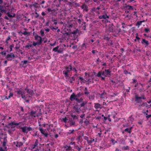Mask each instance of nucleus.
Returning <instances> with one entry per match:
<instances>
[{"instance_id": "obj_1", "label": "nucleus", "mask_w": 151, "mask_h": 151, "mask_svg": "<svg viewBox=\"0 0 151 151\" xmlns=\"http://www.w3.org/2000/svg\"><path fill=\"white\" fill-rule=\"evenodd\" d=\"M83 93L81 92H79L76 95L74 93H73L71 95L70 99L72 101L75 100L78 103H80L83 100V99L82 98L79 99V98L83 95Z\"/></svg>"}, {"instance_id": "obj_2", "label": "nucleus", "mask_w": 151, "mask_h": 151, "mask_svg": "<svg viewBox=\"0 0 151 151\" xmlns=\"http://www.w3.org/2000/svg\"><path fill=\"white\" fill-rule=\"evenodd\" d=\"M72 70L73 67L71 64H70L68 66L65 67V69L63 71V73L66 79L70 77L69 76L68 73Z\"/></svg>"}, {"instance_id": "obj_3", "label": "nucleus", "mask_w": 151, "mask_h": 151, "mask_svg": "<svg viewBox=\"0 0 151 151\" xmlns=\"http://www.w3.org/2000/svg\"><path fill=\"white\" fill-rule=\"evenodd\" d=\"M39 142L37 139H36L33 145H31L29 149L31 151H40V149L38 148V145Z\"/></svg>"}, {"instance_id": "obj_4", "label": "nucleus", "mask_w": 151, "mask_h": 151, "mask_svg": "<svg viewBox=\"0 0 151 151\" xmlns=\"http://www.w3.org/2000/svg\"><path fill=\"white\" fill-rule=\"evenodd\" d=\"M19 128L22 129V132L24 133H26V134H27L29 132H32L34 130V129L31 127H27L26 126L22 127L19 126Z\"/></svg>"}, {"instance_id": "obj_5", "label": "nucleus", "mask_w": 151, "mask_h": 151, "mask_svg": "<svg viewBox=\"0 0 151 151\" xmlns=\"http://www.w3.org/2000/svg\"><path fill=\"white\" fill-rule=\"evenodd\" d=\"M80 107H78V104H76L73 107V113L77 114H79L81 112V110Z\"/></svg>"}, {"instance_id": "obj_6", "label": "nucleus", "mask_w": 151, "mask_h": 151, "mask_svg": "<svg viewBox=\"0 0 151 151\" xmlns=\"http://www.w3.org/2000/svg\"><path fill=\"white\" fill-rule=\"evenodd\" d=\"M111 72L109 69H105L102 72V75L105 77H109L111 76Z\"/></svg>"}, {"instance_id": "obj_7", "label": "nucleus", "mask_w": 151, "mask_h": 151, "mask_svg": "<svg viewBox=\"0 0 151 151\" xmlns=\"http://www.w3.org/2000/svg\"><path fill=\"white\" fill-rule=\"evenodd\" d=\"M135 101L139 103L141 101V99L145 100L146 99L145 96H138L137 95H136L135 96Z\"/></svg>"}, {"instance_id": "obj_8", "label": "nucleus", "mask_w": 151, "mask_h": 151, "mask_svg": "<svg viewBox=\"0 0 151 151\" xmlns=\"http://www.w3.org/2000/svg\"><path fill=\"white\" fill-rule=\"evenodd\" d=\"M39 129L41 133L45 137H47L48 136V135L46 129L44 130L41 127H39Z\"/></svg>"}, {"instance_id": "obj_9", "label": "nucleus", "mask_w": 151, "mask_h": 151, "mask_svg": "<svg viewBox=\"0 0 151 151\" xmlns=\"http://www.w3.org/2000/svg\"><path fill=\"white\" fill-rule=\"evenodd\" d=\"M72 34H73L74 39V40H76L78 37L79 34V31L78 29H76L75 30L73 31V32H71Z\"/></svg>"}, {"instance_id": "obj_10", "label": "nucleus", "mask_w": 151, "mask_h": 151, "mask_svg": "<svg viewBox=\"0 0 151 151\" xmlns=\"http://www.w3.org/2000/svg\"><path fill=\"white\" fill-rule=\"evenodd\" d=\"M6 58L8 61H11L15 57V55L13 53H11L10 54H8L6 56Z\"/></svg>"}, {"instance_id": "obj_11", "label": "nucleus", "mask_w": 151, "mask_h": 151, "mask_svg": "<svg viewBox=\"0 0 151 151\" xmlns=\"http://www.w3.org/2000/svg\"><path fill=\"white\" fill-rule=\"evenodd\" d=\"M38 38H39L40 39L38 40V41L37 42L38 43V45H40L41 44L42 42L43 41V40H42V38L41 36H39L38 35H36V36H35V39L36 40H37Z\"/></svg>"}, {"instance_id": "obj_12", "label": "nucleus", "mask_w": 151, "mask_h": 151, "mask_svg": "<svg viewBox=\"0 0 151 151\" xmlns=\"http://www.w3.org/2000/svg\"><path fill=\"white\" fill-rule=\"evenodd\" d=\"M80 7L82 9H83V11L87 12L88 11V6L84 3H83L82 5L80 6Z\"/></svg>"}, {"instance_id": "obj_13", "label": "nucleus", "mask_w": 151, "mask_h": 151, "mask_svg": "<svg viewBox=\"0 0 151 151\" xmlns=\"http://www.w3.org/2000/svg\"><path fill=\"white\" fill-rule=\"evenodd\" d=\"M15 122H12L10 123H9L8 124V125L10 126V127L12 129V130L14 131H15L16 129L15 128V127L14 126V125H15Z\"/></svg>"}, {"instance_id": "obj_14", "label": "nucleus", "mask_w": 151, "mask_h": 151, "mask_svg": "<svg viewBox=\"0 0 151 151\" xmlns=\"http://www.w3.org/2000/svg\"><path fill=\"white\" fill-rule=\"evenodd\" d=\"M7 6H5L4 5H3L2 4H0V11L2 13L4 12L6 13V7H7Z\"/></svg>"}, {"instance_id": "obj_15", "label": "nucleus", "mask_w": 151, "mask_h": 151, "mask_svg": "<svg viewBox=\"0 0 151 151\" xmlns=\"http://www.w3.org/2000/svg\"><path fill=\"white\" fill-rule=\"evenodd\" d=\"M37 111H34L32 110L29 113V114L32 118L35 117L37 116Z\"/></svg>"}, {"instance_id": "obj_16", "label": "nucleus", "mask_w": 151, "mask_h": 151, "mask_svg": "<svg viewBox=\"0 0 151 151\" xmlns=\"http://www.w3.org/2000/svg\"><path fill=\"white\" fill-rule=\"evenodd\" d=\"M141 42L142 44L145 46V47H147L149 45V43L148 41L146 40L145 39H142V41Z\"/></svg>"}, {"instance_id": "obj_17", "label": "nucleus", "mask_w": 151, "mask_h": 151, "mask_svg": "<svg viewBox=\"0 0 151 151\" xmlns=\"http://www.w3.org/2000/svg\"><path fill=\"white\" fill-rule=\"evenodd\" d=\"M3 141L2 143L3 146L4 147V148H6V144L7 142V137L5 136H5L3 138Z\"/></svg>"}, {"instance_id": "obj_18", "label": "nucleus", "mask_w": 151, "mask_h": 151, "mask_svg": "<svg viewBox=\"0 0 151 151\" xmlns=\"http://www.w3.org/2000/svg\"><path fill=\"white\" fill-rule=\"evenodd\" d=\"M14 144L15 145L16 147H19L22 146L23 145V143L20 142H13Z\"/></svg>"}, {"instance_id": "obj_19", "label": "nucleus", "mask_w": 151, "mask_h": 151, "mask_svg": "<svg viewBox=\"0 0 151 151\" xmlns=\"http://www.w3.org/2000/svg\"><path fill=\"white\" fill-rule=\"evenodd\" d=\"M30 7L31 8L32 7H33L34 8L37 9L39 8V5L38 4L35 2H32V4L30 5Z\"/></svg>"}, {"instance_id": "obj_20", "label": "nucleus", "mask_w": 151, "mask_h": 151, "mask_svg": "<svg viewBox=\"0 0 151 151\" xmlns=\"http://www.w3.org/2000/svg\"><path fill=\"white\" fill-rule=\"evenodd\" d=\"M99 18L100 19H106L109 18V17L106 14H104L103 15L99 16Z\"/></svg>"}, {"instance_id": "obj_21", "label": "nucleus", "mask_w": 151, "mask_h": 151, "mask_svg": "<svg viewBox=\"0 0 151 151\" xmlns=\"http://www.w3.org/2000/svg\"><path fill=\"white\" fill-rule=\"evenodd\" d=\"M24 90L26 91V92L29 93V94L32 95L34 94V92L31 89H29L27 87Z\"/></svg>"}, {"instance_id": "obj_22", "label": "nucleus", "mask_w": 151, "mask_h": 151, "mask_svg": "<svg viewBox=\"0 0 151 151\" xmlns=\"http://www.w3.org/2000/svg\"><path fill=\"white\" fill-rule=\"evenodd\" d=\"M63 148L66 151H71L72 150V147L70 146L65 145L63 147Z\"/></svg>"}, {"instance_id": "obj_23", "label": "nucleus", "mask_w": 151, "mask_h": 151, "mask_svg": "<svg viewBox=\"0 0 151 151\" xmlns=\"http://www.w3.org/2000/svg\"><path fill=\"white\" fill-rule=\"evenodd\" d=\"M56 10H57V11L58 10V12L60 13L62 11L61 9L59 10L58 9H53L52 10L51 9H50V8H48L47 9V10L48 12H53V11L54 12H55L56 11Z\"/></svg>"}, {"instance_id": "obj_24", "label": "nucleus", "mask_w": 151, "mask_h": 151, "mask_svg": "<svg viewBox=\"0 0 151 151\" xmlns=\"http://www.w3.org/2000/svg\"><path fill=\"white\" fill-rule=\"evenodd\" d=\"M80 106L81 108L82 107H84L86 105L87 103V101H82L81 103Z\"/></svg>"}, {"instance_id": "obj_25", "label": "nucleus", "mask_w": 151, "mask_h": 151, "mask_svg": "<svg viewBox=\"0 0 151 151\" xmlns=\"http://www.w3.org/2000/svg\"><path fill=\"white\" fill-rule=\"evenodd\" d=\"M101 105L98 103H94V107L96 109H101L102 107L101 106Z\"/></svg>"}, {"instance_id": "obj_26", "label": "nucleus", "mask_w": 151, "mask_h": 151, "mask_svg": "<svg viewBox=\"0 0 151 151\" xmlns=\"http://www.w3.org/2000/svg\"><path fill=\"white\" fill-rule=\"evenodd\" d=\"M16 92L17 93L18 96H19L18 97H20V95L21 96L23 95L22 91L21 90V88H18V91H16Z\"/></svg>"}, {"instance_id": "obj_27", "label": "nucleus", "mask_w": 151, "mask_h": 151, "mask_svg": "<svg viewBox=\"0 0 151 151\" xmlns=\"http://www.w3.org/2000/svg\"><path fill=\"white\" fill-rule=\"evenodd\" d=\"M66 26L68 28L67 29V30L68 31V32H70V28H72L73 26V25L72 24H70L68 23L66 25Z\"/></svg>"}, {"instance_id": "obj_28", "label": "nucleus", "mask_w": 151, "mask_h": 151, "mask_svg": "<svg viewBox=\"0 0 151 151\" xmlns=\"http://www.w3.org/2000/svg\"><path fill=\"white\" fill-rule=\"evenodd\" d=\"M125 7L127 9L130 10V9H133V6H129V5H127L126 4L125 5Z\"/></svg>"}, {"instance_id": "obj_29", "label": "nucleus", "mask_w": 151, "mask_h": 151, "mask_svg": "<svg viewBox=\"0 0 151 151\" xmlns=\"http://www.w3.org/2000/svg\"><path fill=\"white\" fill-rule=\"evenodd\" d=\"M69 122L70 123V126L74 125L75 124V122L72 119H71L69 120Z\"/></svg>"}, {"instance_id": "obj_30", "label": "nucleus", "mask_w": 151, "mask_h": 151, "mask_svg": "<svg viewBox=\"0 0 151 151\" xmlns=\"http://www.w3.org/2000/svg\"><path fill=\"white\" fill-rule=\"evenodd\" d=\"M13 94L12 93H10L9 96L7 97V96H6L5 97V99H10L11 97H13Z\"/></svg>"}, {"instance_id": "obj_31", "label": "nucleus", "mask_w": 151, "mask_h": 151, "mask_svg": "<svg viewBox=\"0 0 151 151\" xmlns=\"http://www.w3.org/2000/svg\"><path fill=\"white\" fill-rule=\"evenodd\" d=\"M95 140L94 139H92V138H90V139L88 140V145H90L91 144H92L93 142Z\"/></svg>"}, {"instance_id": "obj_32", "label": "nucleus", "mask_w": 151, "mask_h": 151, "mask_svg": "<svg viewBox=\"0 0 151 151\" xmlns=\"http://www.w3.org/2000/svg\"><path fill=\"white\" fill-rule=\"evenodd\" d=\"M81 146H79L77 145H76L74 147V148L75 149H77L78 151H80L81 150Z\"/></svg>"}, {"instance_id": "obj_33", "label": "nucleus", "mask_w": 151, "mask_h": 151, "mask_svg": "<svg viewBox=\"0 0 151 151\" xmlns=\"http://www.w3.org/2000/svg\"><path fill=\"white\" fill-rule=\"evenodd\" d=\"M87 45V44L83 43L81 47L83 49H84L86 48Z\"/></svg>"}, {"instance_id": "obj_34", "label": "nucleus", "mask_w": 151, "mask_h": 151, "mask_svg": "<svg viewBox=\"0 0 151 151\" xmlns=\"http://www.w3.org/2000/svg\"><path fill=\"white\" fill-rule=\"evenodd\" d=\"M52 22H54V24L55 25H56L58 23L57 22V19H54L53 18H52Z\"/></svg>"}, {"instance_id": "obj_35", "label": "nucleus", "mask_w": 151, "mask_h": 151, "mask_svg": "<svg viewBox=\"0 0 151 151\" xmlns=\"http://www.w3.org/2000/svg\"><path fill=\"white\" fill-rule=\"evenodd\" d=\"M144 22V20L137 22L136 25L138 27H139V26L142 24V23Z\"/></svg>"}, {"instance_id": "obj_36", "label": "nucleus", "mask_w": 151, "mask_h": 151, "mask_svg": "<svg viewBox=\"0 0 151 151\" xmlns=\"http://www.w3.org/2000/svg\"><path fill=\"white\" fill-rule=\"evenodd\" d=\"M122 149L123 150H129V147L128 146H123L122 147Z\"/></svg>"}, {"instance_id": "obj_37", "label": "nucleus", "mask_w": 151, "mask_h": 151, "mask_svg": "<svg viewBox=\"0 0 151 151\" xmlns=\"http://www.w3.org/2000/svg\"><path fill=\"white\" fill-rule=\"evenodd\" d=\"M75 80V78L74 76H72L71 78L70 79L69 81L70 83H72L73 82V81H74Z\"/></svg>"}, {"instance_id": "obj_38", "label": "nucleus", "mask_w": 151, "mask_h": 151, "mask_svg": "<svg viewBox=\"0 0 151 151\" xmlns=\"http://www.w3.org/2000/svg\"><path fill=\"white\" fill-rule=\"evenodd\" d=\"M94 95H90L89 96V99L91 101L94 99Z\"/></svg>"}, {"instance_id": "obj_39", "label": "nucleus", "mask_w": 151, "mask_h": 151, "mask_svg": "<svg viewBox=\"0 0 151 151\" xmlns=\"http://www.w3.org/2000/svg\"><path fill=\"white\" fill-rule=\"evenodd\" d=\"M71 116L73 118V119H78V116H76V115L71 114Z\"/></svg>"}, {"instance_id": "obj_40", "label": "nucleus", "mask_w": 151, "mask_h": 151, "mask_svg": "<svg viewBox=\"0 0 151 151\" xmlns=\"http://www.w3.org/2000/svg\"><path fill=\"white\" fill-rule=\"evenodd\" d=\"M74 131V130L73 129L72 130H69L68 132H67L68 134H73Z\"/></svg>"}, {"instance_id": "obj_41", "label": "nucleus", "mask_w": 151, "mask_h": 151, "mask_svg": "<svg viewBox=\"0 0 151 151\" xmlns=\"http://www.w3.org/2000/svg\"><path fill=\"white\" fill-rule=\"evenodd\" d=\"M59 48V46H57L56 47L53 48L52 50V51L55 52H57V51H58Z\"/></svg>"}, {"instance_id": "obj_42", "label": "nucleus", "mask_w": 151, "mask_h": 151, "mask_svg": "<svg viewBox=\"0 0 151 151\" xmlns=\"http://www.w3.org/2000/svg\"><path fill=\"white\" fill-rule=\"evenodd\" d=\"M124 131L125 132H127L129 133L130 134L131 133V131L129 129V128H127L125 129L124 130Z\"/></svg>"}, {"instance_id": "obj_43", "label": "nucleus", "mask_w": 151, "mask_h": 151, "mask_svg": "<svg viewBox=\"0 0 151 151\" xmlns=\"http://www.w3.org/2000/svg\"><path fill=\"white\" fill-rule=\"evenodd\" d=\"M25 47L29 49L30 47H32V44H28L25 46Z\"/></svg>"}, {"instance_id": "obj_44", "label": "nucleus", "mask_w": 151, "mask_h": 151, "mask_svg": "<svg viewBox=\"0 0 151 151\" xmlns=\"http://www.w3.org/2000/svg\"><path fill=\"white\" fill-rule=\"evenodd\" d=\"M41 35L42 37H43L44 36V32L43 30L41 29L40 30V32Z\"/></svg>"}, {"instance_id": "obj_45", "label": "nucleus", "mask_w": 151, "mask_h": 151, "mask_svg": "<svg viewBox=\"0 0 151 151\" xmlns=\"http://www.w3.org/2000/svg\"><path fill=\"white\" fill-rule=\"evenodd\" d=\"M20 47V44L19 43L16 44L15 48L16 49H19Z\"/></svg>"}, {"instance_id": "obj_46", "label": "nucleus", "mask_w": 151, "mask_h": 151, "mask_svg": "<svg viewBox=\"0 0 151 151\" xmlns=\"http://www.w3.org/2000/svg\"><path fill=\"white\" fill-rule=\"evenodd\" d=\"M101 75H102V72L101 71H99L96 76L98 77H101Z\"/></svg>"}, {"instance_id": "obj_47", "label": "nucleus", "mask_w": 151, "mask_h": 151, "mask_svg": "<svg viewBox=\"0 0 151 151\" xmlns=\"http://www.w3.org/2000/svg\"><path fill=\"white\" fill-rule=\"evenodd\" d=\"M22 34L24 35H30V33L29 32H27L26 31L24 32L23 33H22Z\"/></svg>"}, {"instance_id": "obj_48", "label": "nucleus", "mask_w": 151, "mask_h": 151, "mask_svg": "<svg viewBox=\"0 0 151 151\" xmlns=\"http://www.w3.org/2000/svg\"><path fill=\"white\" fill-rule=\"evenodd\" d=\"M14 45L13 44L10 45L9 46V48L10 49V52H11L12 51V48L14 47Z\"/></svg>"}, {"instance_id": "obj_49", "label": "nucleus", "mask_w": 151, "mask_h": 151, "mask_svg": "<svg viewBox=\"0 0 151 151\" xmlns=\"http://www.w3.org/2000/svg\"><path fill=\"white\" fill-rule=\"evenodd\" d=\"M124 74H125L126 75L127 74H130V75H131V73L130 72H128L127 70H124Z\"/></svg>"}, {"instance_id": "obj_50", "label": "nucleus", "mask_w": 151, "mask_h": 151, "mask_svg": "<svg viewBox=\"0 0 151 151\" xmlns=\"http://www.w3.org/2000/svg\"><path fill=\"white\" fill-rule=\"evenodd\" d=\"M68 120V119L66 117H65L64 118H63V122H64L65 123H66L67 122V121Z\"/></svg>"}, {"instance_id": "obj_51", "label": "nucleus", "mask_w": 151, "mask_h": 151, "mask_svg": "<svg viewBox=\"0 0 151 151\" xmlns=\"http://www.w3.org/2000/svg\"><path fill=\"white\" fill-rule=\"evenodd\" d=\"M0 54H1V55L3 56H5L6 55V53L5 51H4L3 52H0Z\"/></svg>"}, {"instance_id": "obj_52", "label": "nucleus", "mask_w": 151, "mask_h": 151, "mask_svg": "<svg viewBox=\"0 0 151 151\" xmlns=\"http://www.w3.org/2000/svg\"><path fill=\"white\" fill-rule=\"evenodd\" d=\"M114 29V27H113L112 26L111 27H110L109 28V30L110 32H113Z\"/></svg>"}, {"instance_id": "obj_53", "label": "nucleus", "mask_w": 151, "mask_h": 151, "mask_svg": "<svg viewBox=\"0 0 151 151\" xmlns=\"http://www.w3.org/2000/svg\"><path fill=\"white\" fill-rule=\"evenodd\" d=\"M144 31L147 33H148L150 31V29L148 28H145Z\"/></svg>"}, {"instance_id": "obj_54", "label": "nucleus", "mask_w": 151, "mask_h": 151, "mask_svg": "<svg viewBox=\"0 0 151 151\" xmlns=\"http://www.w3.org/2000/svg\"><path fill=\"white\" fill-rule=\"evenodd\" d=\"M68 2V5L70 6H73V2H71L70 1H68L67 2Z\"/></svg>"}, {"instance_id": "obj_55", "label": "nucleus", "mask_w": 151, "mask_h": 151, "mask_svg": "<svg viewBox=\"0 0 151 151\" xmlns=\"http://www.w3.org/2000/svg\"><path fill=\"white\" fill-rule=\"evenodd\" d=\"M84 122L86 124L88 125L89 123V122L87 119H86Z\"/></svg>"}, {"instance_id": "obj_56", "label": "nucleus", "mask_w": 151, "mask_h": 151, "mask_svg": "<svg viewBox=\"0 0 151 151\" xmlns=\"http://www.w3.org/2000/svg\"><path fill=\"white\" fill-rule=\"evenodd\" d=\"M84 139L86 140L87 143L88 142L89 140V138L88 137L86 136L84 137Z\"/></svg>"}, {"instance_id": "obj_57", "label": "nucleus", "mask_w": 151, "mask_h": 151, "mask_svg": "<svg viewBox=\"0 0 151 151\" xmlns=\"http://www.w3.org/2000/svg\"><path fill=\"white\" fill-rule=\"evenodd\" d=\"M111 141L113 143V145H114L117 142L116 141H115L114 139H111Z\"/></svg>"}, {"instance_id": "obj_58", "label": "nucleus", "mask_w": 151, "mask_h": 151, "mask_svg": "<svg viewBox=\"0 0 151 151\" xmlns=\"http://www.w3.org/2000/svg\"><path fill=\"white\" fill-rule=\"evenodd\" d=\"M21 97L22 99H24V100H26L27 98L25 95H23L21 96Z\"/></svg>"}, {"instance_id": "obj_59", "label": "nucleus", "mask_w": 151, "mask_h": 151, "mask_svg": "<svg viewBox=\"0 0 151 151\" xmlns=\"http://www.w3.org/2000/svg\"><path fill=\"white\" fill-rule=\"evenodd\" d=\"M70 144L71 145H73L74 146V147H75V146L76 145V142H71L70 143Z\"/></svg>"}, {"instance_id": "obj_60", "label": "nucleus", "mask_w": 151, "mask_h": 151, "mask_svg": "<svg viewBox=\"0 0 151 151\" xmlns=\"http://www.w3.org/2000/svg\"><path fill=\"white\" fill-rule=\"evenodd\" d=\"M84 93L85 95H86L89 94H90V92L88 91H85L84 92Z\"/></svg>"}, {"instance_id": "obj_61", "label": "nucleus", "mask_w": 151, "mask_h": 151, "mask_svg": "<svg viewBox=\"0 0 151 151\" xmlns=\"http://www.w3.org/2000/svg\"><path fill=\"white\" fill-rule=\"evenodd\" d=\"M148 83H149V85L151 86V76L147 82Z\"/></svg>"}, {"instance_id": "obj_62", "label": "nucleus", "mask_w": 151, "mask_h": 151, "mask_svg": "<svg viewBox=\"0 0 151 151\" xmlns=\"http://www.w3.org/2000/svg\"><path fill=\"white\" fill-rule=\"evenodd\" d=\"M32 45L35 46L37 45H38V43L37 42H33V44Z\"/></svg>"}, {"instance_id": "obj_63", "label": "nucleus", "mask_w": 151, "mask_h": 151, "mask_svg": "<svg viewBox=\"0 0 151 151\" xmlns=\"http://www.w3.org/2000/svg\"><path fill=\"white\" fill-rule=\"evenodd\" d=\"M74 4L77 7L80 6V4L79 3H77L76 2H75Z\"/></svg>"}, {"instance_id": "obj_64", "label": "nucleus", "mask_w": 151, "mask_h": 151, "mask_svg": "<svg viewBox=\"0 0 151 151\" xmlns=\"http://www.w3.org/2000/svg\"><path fill=\"white\" fill-rule=\"evenodd\" d=\"M87 27V25H84V26H83V28H82V29L83 30H86V28Z\"/></svg>"}]
</instances>
